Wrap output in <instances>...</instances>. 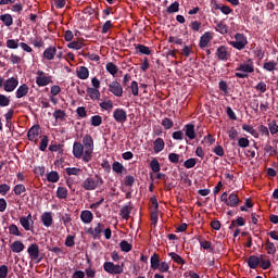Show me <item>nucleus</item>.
Returning <instances> with one entry per match:
<instances>
[{"label": "nucleus", "instance_id": "obj_29", "mask_svg": "<svg viewBox=\"0 0 278 278\" xmlns=\"http://www.w3.org/2000/svg\"><path fill=\"white\" fill-rule=\"evenodd\" d=\"M47 180L50 181V184H58V181H60V174H58V172H50L47 174Z\"/></svg>", "mask_w": 278, "mask_h": 278}, {"label": "nucleus", "instance_id": "obj_46", "mask_svg": "<svg viewBox=\"0 0 278 278\" xmlns=\"http://www.w3.org/2000/svg\"><path fill=\"white\" fill-rule=\"evenodd\" d=\"M10 105V97L0 93V108H8Z\"/></svg>", "mask_w": 278, "mask_h": 278}, {"label": "nucleus", "instance_id": "obj_52", "mask_svg": "<svg viewBox=\"0 0 278 278\" xmlns=\"http://www.w3.org/2000/svg\"><path fill=\"white\" fill-rule=\"evenodd\" d=\"M184 166L185 168H194V166H197V159H188L187 161H185Z\"/></svg>", "mask_w": 278, "mask_h": 278}, {"label": "nucleus", "instance_id": "obj_44", "mask_svg": "<svg viewBox=\"0 0 278 278\" xmlns=\"http://www.w3.org/2000/svg\"><path fill=\"white\" fill-rule=\"evenodd\" d=\"M136 49L137 51H139V53H142L143 55H151V50L144 45H137Z\"/></svg>", "mask_w": 278, "mask_h": 278}, {"label": "nucleus", "instance_id": "obj_56", "mask_svg": "<svg viewBox=\"0 0 278 278\" xmlns=\"http://www.w3.org/2000/svg\"><path fill=\"white\" fill-rule=\"evenodd\" d=\"M162 125H163L164 129H173L174 123H173V121L170 118L165 117L162 121Z\"/></svg>", "mask_w": 278, "mask_h": 278}, {"label": "nucleus", "instance_id": "obj_45", "mask_svg": "<svg viewBox=\"0 0 278 278\" xmlns=\"http://www.w3.org/2000/svg\"><path fill=\"white\" fill-rule=\"evenodd\" d=\"M7 60H10L13 64H21L23 59L18 54L12 53L10 56H7Z\"/></svg>", "mask_w": 278, "mask_h": 278}, {"label": "nucleus", "instance_id": "obj_60", "mask_svg": "<svg viewBox=\"0 0 278 278\" xmlns=\"http://www.w3.org/2000/svg\"><path fill=\"white\" fill-rule=\"evenodd\" d=\"M213 153H215V155H218L219 157H223V155H225V149H223L222 146H216L213 149Z\"/></svg>", "mask_w": 278, "mask_h": 278}, {"label": "nucleus", "instance_id": "obj_22", "mask_svg": "<svg viewBox=\"0 0 278 278\" xmlns=\"http://www.w3.org/2000/svg\"><path fill=\"white\" fill-rule=\"evenodd\" d=\"M29 94V86L23 84L16 90V99H23V97H27Z\"/></svg>", "mask_w": 278, "mask_h": 278}, {"label": "nucleus", "instance_id": "obj_19", "mask_svg": "<svg viewBox=\"0 0 278 278\" xmlns=\"http://www.w3.org/2000/svg\"><path fill=\"white\" fill-rule=\"evenodd\" d=\"M76 75L78 79H88V77H90V71L86 66H79L76 70Z\"/></svg>", "mask_w": 278, "mask_h": 278}, {"label": "nucleus", "instance_id": "obj_5", "mask_svg": "<svg viewBox=\"0 0 278 278\" xmlns=\"http://www.w3.org/2000/svg\"><path fill=\"white\" fill-rule=\"evenodd\" d=\"M229 45L233 47V49H238V51H242L247 45H249V41L247 40V37L243 34H236L235 40L230 41Z\"/></svg>", "mask_w": 278, "mask_h": 278}, {"label": "nucleus", "instance_id": "obj_7", "mask_svg": "<svg viewBox=\"0 0 278 278\" xmlns=\"http://www.w3.org/2000/svg\"><path fill=\"white\" fill-rule=\"evenodd\" d=\"M99 186H103V180H101V178L99 177L97 178L88 177L83 182V188L86 190H97Z\"/></svg>", "mask_w": 278, "mask_h": 278}, {"label": "nucleus", "instance_id": "obj_33", "mask_svg": "<svg viewBox=\"0 0 278 278\" xmlns=\"http://www.w3.org/2000/svg\"><path fill=\"white\" fill-rule=\"evenodd\" d=\"M258 265L261 266V268L263 270H268V268H270V266H273V263H270V260H264V256L261 255Z\"/></svg>", "mask_w": 278, "mask_h": 278}, {"label": "nucleus", "instance_id": "obj_58", "mask_svg": "<svg viewBox=\"0 0 278 278\" xmlns=\"http://www.w3.org/2000/svg\"><path fill=\"white\" fill-rule=\"evenodd\" d=\"M169 268H170V265H168V263L162 262L161 264H159V267L156 270H160V273H168Z\"/></svg>", "mask_w": 278, "mask_h": 278}, {"label": "nucleus", "instance_id": "obj_64", "mask_svg": "<svg viewBox=\"0 0 278 278\" xmlns=\"http://www.w3.org/2000/svg\"><path fill=\"white\" fill-rule=\"evenodd\" d=\"M112 29V21H106L102 26V34H108Z\"/></svg>", "mask_w": 278, "mask_h": 278}, {"label": "nucleus", "instance_id": "obj_42", "mask_svg": "<svg viewBox=\"0 0 278 278\" xmlns=\"http://www.w3.org/2000/svg\"><path fill=\"white\" fill-rule=\"evenodd\" d=\"M68 49H75L76 51H79L84 47V41H72L67 45Z\"/></svg>", "mask_w": 278, "mask_h": 278}, {"label": "nucleus", "instance_id": "obj_2", "mask_svg": "<svg viewBox=\"0 0 278 278\" xmlns=\"http://www.w3.org/2000/svg\"><path fill=\"white\" fill-rule=\"evenodd\" d=\"M27 253L30 262H34L35 264H40L42 262V254H40V247L38 243L28 245Z\"/></svg>", "mask_w": 278, "mask_h": 278}, {"label": "nucleus", "instance_id": "obj_49", "mask_svg": "<svg viewBox=\"0 0 278 278\" xmlns=\"http://www.w3.org/2000/svg\"><path fill=\"white\" fill-rule=\"evenodd\" d=\"M175 12H179V2L175 1L167 8L168 14H175Z\"/></svg>", "mask_w": 278, "mask_h": 278}, {"label": "nucleus", "instance_id": "obj_1", "mask_svg": "<svg viewBox=\"0 0 278 278\" xmlns=\"http://www.w3.org/2000/svg\"><path fill=\"white\" fill-rule=\"evenodd\" d=\"M92 153H94V139L89 134L83 137V143L79 141L73 144V155L77 160H83V162H91Z\"/></svg>", "mask_w": 278, "mask_h": 278}, {"label": "nucleus", "instance_id": "obj_17", "mask_svg": "<svg viewBox=\"0 0 278 278\" xmlns=\"http://www.w3.org/2000/svg\"><path fill=\"white\" fill-rule=\"evenodd\" d=\"M94 215L92 214V212L86 210L80 213V220L85 223V225H90V223H92Z\"/></svg>", "mask_w": 278, "mask_h": 278}, {"label": "nucleus", "instance_id": "obj_10", "mask_svg": "<svg viewBox=\"0 0 278 278\" xmlns=\"http://www.w3.org/2000/svg\"><path fill=\"white\" fill-rule=\"evenodd\" d=\"M113 118L116 123L123 125V123H127V111L124 109H115L113 111Z\"/></svg>", "mask_w": 278, "mask_h": 278}, {"label": "nucleus", "instance_id": "obj_30", "mask_svg": "<svg viewBox=\"0 0 278 278\" xmlns=\"http://www.w3.org/2000/svg\"><path fill=\"white\" fill-rule=\"evenodd\" d=\"M121 216L124 218V220H129V215L131 214V206L125 205L121 210Z\"/></svg>", "mask_w": 278, "mask_h": 278}, {"label": "nucleus", "instance_id": "obj_50", "mask_svg": "<svg viewBox=\"0 0 278 278\" xmlns=\"http://www.w3.org/2000/svg\"><path fill=\"white\" fill-rule=\"evenodd\" d=\"M106 71L111 75H116V73H118V66H116L114 63H108Z\"/></svg>", "mask_w": 278, "mask_h": 278}, {"label": "nucleus", "instance_id": "obj_16", "mask_svg": "<svg viewBox=\"0 0 278 278\" xmlns=\"http://www.w3.org/2000/svg\"><path fill=\"white\" fill-rule=\"evenodd\" d=\"M41 223L43 227H51V225H53V213L45 212L41 215Z\"/></svg>", "mask_w": 278, "mask_h": 278}, {"label": "nucleus", "instance_id": "obj_54", "mask_svg": "<svg viewBox=\"0 0 278 278\" xmlns=\"http://www.w3.org/2000/svg\"><path fill=\"white\" fill-rule=\"evenodd\" d=\"M150 166L153 173H160L161 167H160V162L157 160L153 159L150 163Z\"/></svg>", "mask_w": 278, "mask_h": 278}, {"label": "nucleus", "instance_id": "obj_34", "mask_svg": "<svg viewBox=\"0 0 278 278\" xmlns=\"http://www.w3.org/2000/svg\"><path fill=\"white\" fill-rule=\"evenodd\" d=\"M102 123H103V117H101V115H93L91 117L92 127H101Z\"/></svg>", "mask_w": 278, "mask_h": 278}, {"label": "nucleus", "instance_id": "obj_41", "mask_svg": "<svg viewBox=\"0 0 278 278\" xmlns=\"http://www.w3.org/2000/svg\"><path fill=\"white\" fill-rule=\"evenodd\" d=\"M263 68H264L265 71L273 72V71H275V68H277V62H275V61L265 62V63L263 64Z\"/></svg>", "mask_w": 278, "mask_h": 278}, {"label": "nucleus", "instance_id": "obj_48", "mask_svg": "<svg viewBox=\"0 0 278 278\" xmlns=\"http://www.w3.org/2000/svg\"><path fill=\"white\" fill-rule=\"evenodd\" d=\"M119 247H121L122 251H124V253H129V251H131V249H132L131 243H129L125 240L121 241Z\"/></svg>", "mask_w": 278, "mask_h": 278}, {"label": "nucleus", "instance_id": "obj_13", "mask_svg": "<svg viewBox=\"0 0 278 278\" xmlns=\"http://www.w3.org/2000/svg\"><path fill=\"white\" fill-rule=\"evenodd\" d=\"M28 140H30V142H38V137L40 136V126L36 125L33 126L29 130H28Z\"/></svg>", "mask_w": 278, "mask_h": 278}, {"label": "nucleus", "instance_id": "obj_38", "mask_svg": "<svg viewBox=\"0 0 278 278\" xmlns=\"http://www.w3.org/2000/svg\"><path fill=\"white\" fill-rule=\"evenodd\" d=\"M242 129H243V131H247L248 134H251V136H253L254 138H257V130H255V128H253V126H251V125H247V124H244L243 126H242Z\"/></svg>", "mask_w": 278, "mask_h": 278}, {"label": "nucleus", "instance_id": "obj_15", "mask_svg": "<svg viewBox=\"0 0 278 278\" xmlns=\"http://www.w3.org/2000/svg\"><path fill=\"white\" fill-rule=\"evenodd\" d=\"M216 55L218 60H222L224 62H226V60H229V51L227 50V47L220 46L219 48H217Z\"/></svg>", "mask_w": 278, "mask_h": 278}, {"label": "nucleus", "instance_id": "obj_31", "mask_svg": "<svg viewBox=\"0 0 278 278\" xmlns=\"http://www.w3.org/2000/svg\"><path fill=\"white\" fill-rule=\"evenodd\" d=\"M65 172L70 176L74 175L75 177H79L83 173V169L79 167H67L65 168Z\"/></svg>", "mask_w": 278, "mask_h": 278}, {"label": "nucleus", "instance_id": "obj_61", "mask_svg": "<svg viewBox=\"0 0 278 278\" xmlns=\"http://www.w3.org/2000/svg\"><path fill=\"white\" fill-rule=\"evenodd\" d=\"M168 160L172 162V164H178L179 163V154L177 153H169Z\"/></svg>", "mask_w": 278, "mask_h": 278}, {"label": "nucleus", "instance_id": "obj_4", "mask_svg": "<svg viewBox=\"0 0 278 278\" xmlns=\"http://www.w3.org/2000/svg\"><path fill=\"white\" fill-rule=\"evenodd\" d=\"M220 201L228 205V207H238V204L240 203V199L238 198V194L230 193L229 197L227 195V192H224L220 195Z\"/></svg>", "mask_w": 278, "mask_h": 278}, {"label": "nucleus", "instance_id": "obj_51", "mask_svg": "<svg viewBox=\"0 0 278 278\" xmlns=\"http://www.w3.org/2000/svg\"><path fill=\"white\" fill-rule=\"evenodd\" d=\"M268 129H269L271 136H275V134H278V125H277V122L271 121V122L268 124Z\"/></svg>", "mask_w": 278, "mask_h": 278}, {"label": "nucleus", "instance_id": "obj_11", "mask_svg": "<svg viewBox=\"0 0 278 278\" xmlns=\"http://www.w3.org/2000/svg\"><path fill=\"white\" fill-rule=\"evenodd\" d=\"M109 90L114 97H123V86L116 80L109 85Z\"/></svg>", "mask_w": 278, "mask_h": 278}, {"label": "nucleus", "instance_id": "obj_8", "mask_svg": "<svg viewBox=\"0 0 278 278\" xmlns=\"http://www.w3.org/2000/svg\"><path fill=\"white\" fill-rule=\"evenodd\" d=\"M103 268L109 275H122L124 270L123 265H114L112 262H105Z\"/></svg>", "mask_w": 278, "mask_h": 278}, {"label": "nucleus", "instance_id": "obj_27", "mask_svg": "<svg viewBox=\"0 0 278 278\" xmlns=\"http://www.w3.org/2000/svg\"><path fill=\"white\" fill-rule=\"evenodd\" d=\"M164 147H165L164 139L157 138L154 141V147H153L154 153H161V151H164Z\"/></svg>", "mask_w": 278, "mask_h": 278}, {"label": "nucleus", "instance_id": "obj_36", "mask_svg": "<svg viewBox=\"0 0 278 278\" xmlns=\"http://www.w3.org/2000/svg\"><path fill=\"white\" fill-rule=\"evenodd\" d=\"M100 108L102 110H106V112H110V110L114 109V102L112 100H106L100 103Z\"/></svg>", "mask_w": 278, "mask_h": 278}, {"label": "nucleus", "instance_id": "obj_43", "mask_svg": "<svg viewBox=\"0 0 278 278\" xmlns=\"http://www.w3.org/2000/svg\"><path fill=\"white\" fill-rule=\"evenodd\" d=\"M9 233H11V236H17V237L23 236V233H21V230L18 229V226L14 224L9 226Z\"/></svg>", "mask_w": 278, "mask_h": 278}, {"label": "nucleus", "instance_id": "obj_26", "mask_svg": "<svg viewBox=\"0 0 278 278\" xmlns=\"http://www.w3.org/2000/svg\"><path fill=\"white\" fill-rule=\"evenodd\" d=\"M0 21L5 25V27H12L14 24V20L12 18V15L9 13L0 15Z\"/></svg>", "mask_w": 278, "mask_h": 278}, {"label": "nucleus", "instance_id": "obj_55", "mask_svg": "<svg viewBox=\"0 0 278 278\" xmlns=\"http://www.w3.org/2000/svg\"><path fill=\"white\" fill-rule=\"evenodd\" d=\"M47 147H49V137L45 136L40 141L39 149L40 151H47Z\"/></svg>", "mask_w": 278, "mask_h": 278}, {"label": "nucleus", "instance_id": "obj_25", "mask_svg": "<svg viewBox=\"0 0 278 278\" xmlns=\"http://www.w3.org/2000/svg\"><path fill=\"white\" fill-rule=\"evenodd\" d=\"M265 251L268 255H275L277 253V247L270 240H266L265 242Z\"/></svg>", "mask_w": 278, "mask_h": 278}, {"label": "nucleus", "instance_id": "obj_35", "mask_svg": "<svg viewBox=\"0 0 278 278\" xmlns=\"http://www.w3.org/2000/svg\"><path fill=\"white\" fill-rule=\"evenodd\" d=\"M215 30L225 35L227 31H229V27L225 23L220 22L216 25Z\"/></svg>", "mask_w": 278, "mask_h": 278}, {"label": "nucleus", "instance_id": "obj_12", "mask_svg": "<svg viewBox=\"0 0 278 278\" xmlns=\"http://www.w3.org/2000/svg\"><path fill=\"white\" fill-rule=\"evenodd\" d=\"M237 71H241V73H254L255 66L253 65V60L249 59L245 63L239 64Z\"/></svg>", "mask_w": 278, "mask_h": 278}, {"label": "nucleus", "instance_id": "obj_24", "mask_svg": "<svg viewBox=\"0 0 278 278\" xmlns=\"http://www.w3.org/2000/svg\"><path fill=\"white\" fill-rule=\"evenodd\" d=\"M58 53V49L55 47H49L43 51V58L45 60H53L55 58V54Z\"/></svg>", "mask_w": 278, "mask_h": 278}, {"label": "nucleus", "instance_id": "obj_62", "mask_svg": "<svg viewBox=\"0 0 278 278\" xmlns=\"http://www.w3.org/2000/svg\"><path fill=\"white\" fill-rule=\"evenodd\" d=\"M238 144L239 147H241V149H247V147H249L250 144V141L247 138L242 137L238 140Z\"/></svg>", "mask_w": 278, "mask_h": 278}, {"label": "nucleus", "instance_id": "obj_9", "mask_svg": "<svg viewBox=\"0 0 278 278\" xmlns=\"http://www.w3.org/2000/svg\"><path fill=\"white\" fill-rule=\"evenodd\" d=\"M20 224L25 231H34V219L31 218V213L27 216L20 217Z\"/></svg>", "mask_w": 278, "mask_h": 278}, {"label": "nucleus", "instance_id": "obj_14", "mask_svg": "<svg viewBox=\"0 0 278 278\" xmlns=\"http://www.w3.org/2000/svg\"><path fill=\"white\" fill-rule=\"evenodd\" d=\"M212 38H214V35L210 31L204 33L200 38L199 47L201 49H205L212 42Z\"/></svg>", "mask_w": 278, "mask_h": 278}, {"label": "nucleus", "instance_id": "obj_28", "mask_svg": "<svg viewBox=\"0 0 278 278\" xmlns=\"http://www.w3.org/2000/svg\"><path fill=\"white\" fill-rule=\"evenodd\" d=\"M260 260H261V256H255V255L250 256L248 260V266H250V268L252 269L257 268V266L260 265Z\"/></svg>", "mask_w": 278, "mask_h": 278}, {"label": "nucleus", "instance_id": "obj_18", "mask_svg": "<svg viewBox=\"0 0 278 278\" xmlns=\"http://www.w3.org/2000/svg\"><path fill=\"white\" fill-rule=\"evenodd\" d=\"M104 229H105V225L98 223L94 229L90 228L88 230V233H90V236H92L93 238H99V236L103 233Z\"/></svg>", "mask_w": 278, "mask_h": 278}, {"label": "nucleus", "instance_id": "obj_6", "mask_svg": "<svg viewBox=\"0 0 278 278\" xmlns=\"http://www.w3.org/2000/svg\"><path fill=\"white\" fill-rule=\"evenodd\" d=\"M36 84L39 88H42L49 86V84H53V78L42 71H37Z\"/></svg>", "mask_w": 278, "mask_h": 278}, {"label": "nucleus", "instance_id": "obj_21", "mask_svg": "<svg viewBox=\"0 0 278 278\" xmlns=\"http://www.w3.org/2000/svg\"><path fill=\"white\" fill-rule=\"evenodd\" d=\"M185 135L189 140H194L197 138V132L194 131V125L192 124H187L184 128Z\"/></svg>", "mask_w": 278, "mask_h": 278}, {"label": "nucleus", "instance_id": "obj_32", "mask_svg": "<svg viewBox=\"0 0 278 278\" xmlns=\"http://www.w3.org/2000/svg\"><path fill=\"white\" fill-rule=\"evenodd\" d=\"M160 255H157V254H153L152 256H151V268L153 269V270H157V268H160Z\"/></svg>", "mask_w": 278, "mask_h": 278}, {"label": "nucleus", "instance_id": "obj_63", "mask_svg": "<svg viewBox=\"0 0 278 278\" xmlns=\"http://www.w3.org/2000/svg\"><path fill=\"white\" fill-rule=\"evenodd\" d=\"M8 192H10V186L7 184L0 185V194L2 197H5V194H8Z\"/></svg>", "mask_w": 278, "mask_h": 278}, {"label": "nucleus", "instance_id": "obj_57", "mask_svg": "<svg viewBox=\"0 0 278 278\" xmlns=\"http://www.w3.org/2000/svg\"><path fill=\"white\" fill-rule=\"evenodd\" d=\"M130 90H131V94H132L134 97H138V94H139L138 81L134 80V81L130 84Z\"/></svg>", "mask_w": 278, "mask_h": 278}, {"label": "nucleus", "instance_id": "obj_23", "mask_svg": "<svg viewBox=\"0 0 278 278\" xmlns=\"http://www.w3.org/2000/svg\"><path fill=\"white\" fill-rule=\"evenodd\" d=\"M87 94L92 99V101H99L101 99V91L92 87L87 88Z\"/></svg>", "mask_w": 278, "mask_h": 278}, {"label": "nucleus", "instance_id": "obj_59", "mask_svg": "<svg viewBox=\"0 0 278 278\" xmlns=\"http://www.w3.org/2000/svg\"><path fill=\"white\" fill-rule=\"evenodd\" d=\"M8 273H10L8 265H1L0 266V278H8Z\"/></svg>", "mask_w": 278, "mask_h": 278}, {"label": "nucleus", "instance_id": "obj_40", "mask_svg": "<svg viewBox=\"0 0 278 278\" xmlns=\"http://www.w3.org/2000/svg\"><path fill=\"white\" fill-rule=\"evenodd\" d=\"M13 192L14 194H16V197H21V194H24V192H27V189L24 187V185H16L13 188Z\"/></svg>", "mask_w": 278, "mask_h": 278}, {"label": "nucleus", "instance_id": "obj_3", "mask_svg": "<svg viewBox=\"0 0 278 278\" xmlns=\"http://www.w3.org/2000/svg\"><path fill=\"white\" fill-rule=\"evenodd\" d=\"M18 87V78L11 77L7 80H3V78H0V88H3L4 92H14L16 88Z\"/></svg>", "mask_w": 278, "mask_h": 278}, {"label": "nucleus", "instance_id": "obj_39", "mask_svg": "<svg viewBox=\"0 0 278 278\" xmlns=\"http://www.w3.org/2000/svg\"><path fill=\"white\" fill-rule=\"evenodd\" d=\"M168 255H169V257H172L174 260V262L176 264H180V265L186 264V262L184 261V258L179 254H177L175 252H170Z\"/></svg>", "mask_w": 278, "mask_h": 278}, {"label": "nucleus", "instance_id": "obj_37", "mask_svg": "<svg viewBox=\"0 0 278 278\" xmlns=\"http://www.w3.org/2000/svg\"><path fill=\"white\" fill-rule=\"evenodd\" d=\"M58 199H66L68 197V190L64 187H59L56 190Z\"/></svg>", "mask_w": 278, "mask_h": 278}, {"label": "nucleus", "instance_id": "obj_47", "mask_svg": "<svg viewBox=\"0 0 278 278\" xmlns=\"http://www.w3.org/2000/svg\"><path fill=\"white\" fill-rule=\"evenodd\" d=\"M21 43H18V39H9L7 40L8 49H18Z\"/></svg>", "mask_w": 278, "mask_h": 278}, {"label": "nucleus", "instance_id": "obj_20", "mask_svg": "<svg viewBox=\"0 0 278 278\" xmlns=\"http://www.w3.org/2000/svg\"><path fill=\"white\" fill-rule=\"evenodd\" d=\"M10 249L13 253H23V251H25V243L21 240H16L10 245Z\"/></svg>", "mask_w": 278, "mask_h": 278}, {"label": "nucleus", "instance_id": "obj_53", "mask_svg": "<svg viewBox=\"0 0 278 278\" xmlns=\"http://www.w3.org/2000/svg\"><path fill=\"white\" fill-rule=\"evenodd\" d=\"M113 172L114 173H123V170H125V166H123L119 162H114L112 165Z\"/></svg>", "mask_w": 278, "mask_h": 278}]
</instances>
